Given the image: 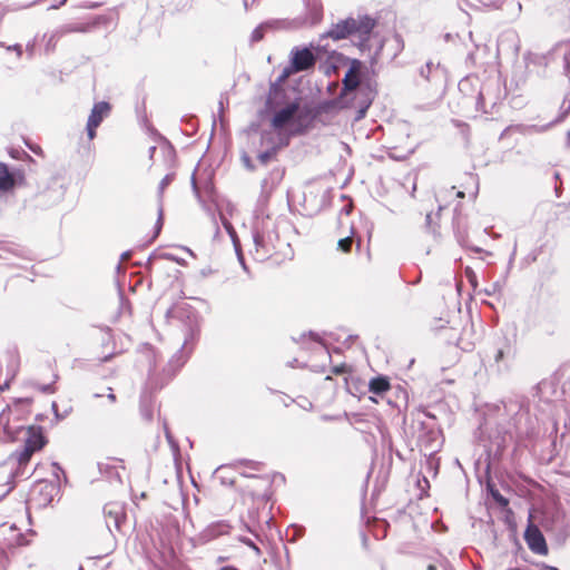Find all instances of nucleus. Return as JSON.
Returning a JSON list of instances; mask_svg holds the SVG:
<instances>
[{
	"label": "nucleus",
	"mask_w": 570,
	"mask_h": 570,
	"mask_svg": "<svg viewBox=\"0 0 570 570\" xmlns=\"http://www.w3.org/2000/svg\"><path fill=\"white\" fill-rule=\"evenodd\" d=\"M376 20L368 14L347 17L346 19L340 20L333 23L330 30L321 36V40L331 38L334 41L347 39L348 37H355L357 41L355 45L362 53L371 52V46L368 43L372 32L376 26Z\"/></svg>",
	"instance_id": "obj_1"
},
{
	"label": "nucleus",
	"mask_w": 570,
	"mask_h": 570,
	"mask_svg": "<svg viewBox=\"0 0 570 570\" xmlns=\"http://www.w3.org/2000/svg\"><path fill=\"white\" fill-rule=\"evenodd\" d=\"M254 258L258 262L268 259L279 242L276 220L269 215L256 217L252 229Z\"/></svg>",
	"instance_id": "obj_2"
},
{
	"label": "nucleus",
	"mask_w": 570,
	"mask_h": 570,
	"mask_svg": "<svg viewBox=\"0 0 570 570\" xmlns=\"http://www.w3.org/2000/svg\"><path fill=\"white\" fill-rule=\"evenodd\" d=\"M273 112L271 125L274 130H283L285 127H292L293 135H304L307 132L308 121L301 118L303 115V107L301 106L299 98L288 101L283 107L269 110Z\"/></svg>",
	"instance_id": "obj_3"
},
{
	"label": "nucleus",
	"mask_w": 570,
	"mask_h": 570,
	"mask_svg": "<svg viewBox=\"0 0 570 570\" xmlns=\"http://www.w3.org/2000/svg\"><path fill=\"white\" fill-rule=\"evenodd\" d=\"M200 333V324L196 315L188 316V323L184 330V343L179 351H177L168 361L164 372L169 377L176 375V373L184 366L188 360L189 353L193 345L198 340Z\"/></svg>",
	"instance_id": "obj_4"
},
{
	"label": "nucleus",
	"mask_w": 570,
	"mask_h": 570,
	"mask_svg": "<svg viewBox=\"0 0 570 570\" xmlns=\"http://www.w3.org/2000/svg\"><path fill=\"white\" fill-rule=\"evenodd\" d=\"M404 49V40L400 33H393L391 37L384 38L375 51L371 55V63L374 65L379 59L385 57L389 61H393Z\"/></svg>",
	"instance_id": "obj_5"
},
{
	"label": "nucleus",
	"mask_w": 570,
	"mask_h": 570,
	"mask_svg": "<svg viewBox=\"0 0 570 570\" xmlns=\"http://www.w3.org/2000/svg\"><path fill=\"white\" fill-rule=\"evenodd\" d=\"M363 68V62L358 59H351L350 67L345 72V76L342 80L343 87L340 94V99H348L351 94H355L357 96L362 89H358L361 82V72Z\"/></svg>",
	"instance_id": "obj_6"
},
{
	"label": "nucleus",
	"mask_w": 570,
	"mask_h": 570,
	"mask_svg": "<svg viewBox=\"0 0 570 570\" xmlns=\"http://www.w3.org/2000/svg\"><path fill=\"white\" fill-rule=\"evenodd\" d=\"M58 493L59 485L57 482L41 480L31 489L29 502L35 503L39 508H46Z\"/></svg>",
	"instance_id": "obj_7"
},
{
	"label": "nucleus",
	"mask_w": 570,
	"mask_h": 570,
	"mask_svg": "<svg viewBox=\"0 0 570 570\" xmlns=\"http://www.w3.org/2000/svg\"><path fill=\"white\" fill-rule=\"evenodd\" d=\"M316 56L308 47H294L291 51V66L292 70L297 72L307 71L316 63Z\"/></svg>",
	"instance_id": "obj_8"
},
{
	"label": "nucleus",
	"mask_w": 570,
	"mask_h": 570,
	"mask_svg": "<svg viewBox=\"0 0 570 570\" xmlns=\"http://www.w3.org/2000/svg\"><path fill=\"white\" fill-rule=\"evenodd\" d=\"M65 189L59 185L57 179H52L51 184L42 191L36 195L37 206L40 208H49L62 200Z\"/></svg>",
	"instance_id": "obj_9"
},
{
	"label": "nucleus",
	"mask_w": 570,
	"mask_h": 570,
	"mask_svg": "<svg viewBox=\"0 0 570 570\" xmlns=\"http://www.w3.org/2000/svg\"><path fill=\"white\" fill-rule=\"evenodd\" d=\"M350 102H351L350 100L340 99V96H338L336 99L321 101L313 108H311L308 106H304L303 115L301 118L303 120L306 118L308 121V128H311L313 121L322 114L328 112L331 109H333L337 105H341V107H348Z\"/></svg>",
	"instance_id": "obj_10"
},
{
	"label": "nucleus",
	"mask_w": 570,
	"mask_h": 570,
	"mask_svg": "<svg viewBox=\"0 0 570 570\" xmlns=\"http://www.w3.org/2000/svg\"><path fill=\"white\" fill-rule=\"evenodd\" d=\"M419 75L424 81L438 85L445 80L446 69L440 62L428 60L425 65L419 69Z\"/></svg>",
	"instance_id": "obj_11"
},
{
	"label": "nucleus",
	"mask_w": 570,
	"mask_h": 570,
	"mask_svg": "<svg viewBox=\"0 0 570 570\" xmlns=\"http://www.w3.org/2000/svg\"><path fill=\"white\" fill-rule=\"evenodd\" d=\"M524 540L531 551L538 554H547L548 546L540 529L533 524L528 525L524 531Z\"/></svg>",
	"instance_id": "obj_12"
},
{
	"label": "nucleus",
	"mask_w": 570,
	"mask_h": 570,
	"mask_svg": "<svg viewBox=\"0 0 570 570\" xmlns=\"http://www.w3.org/2000/svg\"><path fill=\"white\" fill-rule=\"evenodd\" d=\"M104 515L106 520V527L111 532L112 528L120 531L122 522L126 519L124 507L119 503H107L104 507Z\"/></svg>",
	"instance_id": "obj_13"
},
{
	"label": "nucleus",
	"mask_w": 570,
	"mask_h": 570,
	"mask_svg": "<svg viewBox=\"0 0 570 570\" xmlns=\"http://www.w3.org/2000/svg\"><path fill=\"white\" fill-rule=\"evenodd\" d=\"M23 179L22 170H9L4 163H0V191L12 189Z\"/></svg>",
	"instance_id": "obj_14"
},
{
	"label": "nucleus",
	"mask_w": 570,
	"mask_h": 570,
	"mask_svg": "<svg viewBox=\"0 0 570 570\" xmlns=\"http://www.w3.org/2000/svg\"><path fill=\"white\" fill-rule=\"evenodd\" d=\"M288 22L282 19H272L258 24L250 35V42H258L264 38V35L268 30L284 29L287 28Z\"/></svg>",
	"instance_id": "obj_15"
},
{
	"label": "nucleus",
	"mask_w": 570,
	"mask_h": 570,
	"mask_svg": "<svg viewBox=\"0 0 570 570\" xmlns=\"http://www.w3.org/2000/svg\"><path fill=\"white\" fill-rule=\"evenodd\" d=\"M230 525L225 520H219L208 524L200 533L202 539L210 541L219 535L229 533Z\"/></svg>",
	"instance_id": "obj_16"
},
{
	"label": "nucleus",
	"mask_w": 570,
	"mask_h": 570,
	"mask_svg": "<svg viewBox=\"0 0 570 570\" xmlns=\"http://www.w3.org/2000/svg\"><path fill=\"white\" fill-rule=\"evenodd\" d=\"M438 434L439 432L433 426H428L422 422L417 434V441L426 450L434 452L435 445L433 442L436 441Z\"/></svg>",
	"instance_id": "obj_17"
},
{
	"label": "nucleus",
	"mask_w": 570,
	"mask_h": 570,
	"mask_svg": "<svg viewBox=\"0 0 570 570\" xmlns=\"http://www.w3.org/2000/svg\"><path fill=\"white\" fill-rule=\"evenodd\" d=\"M110 111V104L107 101H99L96 102L91 109V112L88 117V121L94 126H100L104 118L108 115Z\"/></svg>",
	"instance_id": "obj_18"
},
{
	"label": "nucleus",
	"mask_w": 570,
	"mask_h": 570,
	"mask_svg": "<svg viewBox=\"0 0 570 570\" xmlns=\"http://www.w3.org/2000/svg\"><path fill=\"white\" fill-rule=\"evenodd\" d=\"M323 18V8L320 4H311L307 6L306 12L303 18L301 19L302 26H309L313 27L321 22Z\"/></svg>",
	"instance_id": "obj_19"
},
{
	"label": "nucleus",
	"mask_w": 570,
	"mask_h": 570,
	"mask_svg": "<svg viewBox=\"0 0 570 570\" xmlns=\"http://www.w3.org/2000/svg\"><path fill=\"white\" fill-rule=\"evenodd\" d=\"M286 102V91L281 88V92L272 95V86H269L268 95L265 101V111L275 110L283 107Z\"/></svg>",
	"instance_id": "obj_20"
},
{
	"label": "nucleus",
	"mask_w": 570,
	"mask_h": 570,
	"mask_svg": "<svg viewBox=\"0 0 570 570\" xmlns=\"http://www.w3.org/2000/svg\"><path fill=\"white\" fill-rule=\"evenodd\" d=\"M512 355V346L508 337H502L495 346L493 354L494 362L500 364Z\"/></svg>",
	"instance_id": "obj_21"
},
{
	"label": "nucleus",
	"mask_w": 570,
	"mask_h": 570,
	"mask_svg": "<svg viewBox=\"0 0 570 570\" xmlns=\"http://www.w3.org/2000/svg\"><path fill=\"white\" fill-rule=\"evenodd\" d=\"M98 470L109 482L121 483V475L118 470V465L111 462H99Z\"/></svg>",
	"instance_id": "obj_22"
},
{
	"label": "nucleus",
	"mask_w": 570,
	"mask_h": 570,
	"mask_svg": "<svg viewBox=\"0 0 570 570\" xmlns=\"http://www.w3.org/2000/svg\"><path fill=\"white\" fill-rule=\"evenodd\" d=\"M390 381L385 376H377L370 381L368 391L375 395H382L390 390Z\"/></svg>",
	"instance_id": "obj_23"
},
{
	"label": "nucleus",
	"mask_w": 570,
	"mask_h": 570,
	"mask_svg": "<svg viewBox=\"0 0 570 570\" xmlns=\"http://www.w3.org/2000/svg\"><path fill=\"white\" fill-rule=\"evenodd\" d=\"M191 188H193V191H194L195 196L197 197L199 204L204 208V210L212 217L213 223H214V225L216 227V234H218L219 233V228L217 226V222H216V218H215L214 210H213L212 206L206 204L205 200L202 198L200 190H199V187H198L196 178H195V173L191 176Z\"/></svg>",
	"instance_id": "obj_24"
},
{
	"label": "nucleus",
	"mask_w": 570,
	"mask_h": 570,
	"mask_svg": "<svg viewBox=\"0 0 570 570\" xmlns=\"http://www.w3.org/2000/svg\"><path fill=\"white\" fill-rule=\"evenodd\" d=\"M259 145L266 150L274 149V153H278V146H276L275 131L263 130L261 132Z\"/></svg>",
	"instance_id": "obj_25"
},
{
	"label": "nucleus",
	"mask_w": 570,
	"mask_h": 570,
	"mask_svg": "<svg viewBox=\"0 0 570 570\" xmlns=\"http://www.w3.org/2000/svg\"><path fill=\"white\" fill-rule=\"evenodd\" d=\"M296 70H292V66H287L283 69L281 75L277 77V79L271 83L272 86V95H275V92H281L282 83L293 73H296Z\"/></svg>",
	"instance_id": "obj_26"
},
{
	"label": "nucleus",
	"mask_w": 570,
	"mask_h": 570,
	"mask_svg": "<svg viewBox=\"0 0 570 570\" xmlns=\"http://www.w3.org/2000/svg\"><path fill=\"white\" fill-rule=\"evenodd\" d=\"M488 491H489V494L491 495V498L493 499V501L501 509H505L509 505V499L505 498L504 495H502L500 493V491L494 485L489 484L488 485Z\"/></svg>",
	"instance_id": "obj_27"
},
{
	"label": "nucleus",
	"mask_w": 570,
	"mask_h": 570,
	"mask_svg": "<svg viewBox=\"0 0 570 570\" xmlns=\"http://www.w3.org/2000/svg\"><path fill=\"white\" fill-rule=\"evenodd\" d=\"M488 89L485 86L481 87L476 100H475V108L476 110H481L483 112H488Z\"/></svg>",
	"instance_id": "obj_28"
},
{
	"label": "nucleus",
	"mask_w": 570,
	"mask_h": 570,
	"mask_svg": "<svg viewBox=\"0 0 570 570\" xmlns=\"http://www.w3.org/2000/svg\"><path fill=\"white\" fill-rule=\"evenodd\" d=\"M291 136H294L292 134V129L289 132H286L283 130H276L275 138H276V146H278V151L289 145Z\"/></svg>",
	"instance_id": "obj_29"
},
{
	"label": "nucleus",
	"mask_w": 570,
	"mask_h": 570,
	"mask_svg": "<svg viewBox=\"0 0 570 570\" xmlns=\"http://www.w3.org/2000/svg\"><path fill=\"white\" fill-rule=\"evenodd\" d=\"M220 219H222V224H223L224 228L226 229V232L228 233V235L232 238L235 250H237L239 240H238L235 228L233 227L232 223L227 218L224 217V215L222 213H220Z\"/></svg>",
	"instance_id": "obj_30"
},
{
	"label": "nucleus",
	"mask_w": 570,
	"mask_h": 570,
	"mask_svg": "<svg viewBox=\"0 0 570 570\" xmlns=\"http://www.w3.org/2000/svg\"><path fill=\"white\" fill-rule=\"evenodd\" d=\"M559 51L562 53L564 71L570 75V42L560 46Z\"/></svg>",
	"instance_id": "obj_31"
},
{
	"label": "nucleus",
	"mask_w": 570,
	"mask_h": 570,
	"mask_svg": "<svg viewBox=\"0 0 570 570\" xmlns=\"http://www.w3.org/2000/svg\"><path fill=\"white\" fill-rule=\"evenodd\" d=\"M372 100H373V96L366 97L365 99H363L361 101L358 109L356 111L355 120H361L365 117L367 109L370 108V106L372 104Z\"/></svg>",
	"instance_id": "obj_32"
},
{
	"label": "nucleus",
	"mask_w": 570,
	"mask_h": 570,
	"mask_svg": "<svg viewBox=\"0 0 570 570\" xmlns=\"http://www.w3.org/2000/svg\"><path fill=\"white\" fill-rule=\"evenodd\" d=\"M277 154L278 153H274L273 148L269 150L265 149L257 154V159L262 165L266 166L269 161L276 159Z\"/></svg>",
	"instance_id": "obj_33"
},
{
	"label": "nucleus",
	"mask_w": 570,
	"mask_h": 570,
	"mask_svg": "<svg viewBox=\"0 0 570 570\" xmlns=\"http://www.w3.org/2000/svg\"><path fill=\"white\" fill-rule=\"evenodd\" d=\"M174 179H175V174L169 173L160 180L159 186H158V197H159L160 203H161V198H163V194H164L165 189L171 184V181Z\"/></svg>",
	"instance_id": "obj_34"
},
{
	"label": "nucleus",
	"mask_w": 570,
	"mask_h": 570,
	"mask_svg": "<svg viewBox=\"0 0 570 570\" xmlns=\"http://www.w3.org/2000/svg\"><path fill=\"white\" fill-rule=\"evenodd\" d=\"M425 229L431 233L434 237H438L440 234L438 232V224L433 222V214L428 213L425 215Z\"/></svg>",
	"instance_id": "obj_35"
},
{
	"label": "nucleus",
	"mask_w": 570,
	"mask_h": 570,
	"mask_svg": "<svg viewBox=\"0 0 570 570\" xmlns=\"http://www.w3.org/2000/svg\"><path fill=\"white\" fill-rule=\"evenodd\" d=\"M87 30L88 27L81 23L68 24L60 28L62 36L69 32H86Z\"/></svg>",
	"instance_id": "obj_36"
},
{
	"label": "nucleus",
	"mask_w": 570,
	"mask_h": 570,
	"mask_svg": "<svg viewBox=\"0 0 570 570\" xmlns=\"http://www.w3.org/2000/svg\"><path fill=\"white\" fill-rule=\"evenodd\" d=\"M454 235H455L458 243L461 246H463V247L468 246L466 245V233H465V230L461 229L459 220L454 222Z\"/></svg>",
	"instance_id": "obj_37"
},
{
	"label": "nucleus",
	"mask_w": 570,
	"mask_h": 570,
	"mask_svg": "<svg viewBox=\"0 0 570 570\" xmlns=\"http://www.w3.org/2000/svg\"><path fill=\"white\" fill-rule=\"evenodd\" d=\"M464 275H465L468 282L470 283L471 287L473 288V291H475L478 287V276H476L475 272L473 271V268L466 266L464 269Z\"/></svg>",
	"instance_id": "obj_38"
},
{
	"label": "nucleus",
	"mask_w": 570,
	"mask_h": 570,
	"mask_svg": "<svg viewBox=\"0 0 570 570\" xmlns=\"http://www.w3.org/2000/svg\"><path fill=\"white\" fill-rule=\"evenodd\" d=\"M61 36H62V33L59 29L48 37V40L46 42V51L47 52H50L55 49L57 39L60 38Z\"/></svg>",
	"instance_id": "obj_39"
},
{
	"label": "nucleus",
	"mask_w": 570,
	"mask_h": 570,
	"mask_svg": "<svg viewBox=\"0 0 570 570\" xmlns=\"http://www.w3.org/2000/svg\"><path fill=\"white\" fill-rule=\"evenodd\" d=\"M140 414L147 421H150L153 419V411L150 406L147 404L146 399H141L140 401Z\"/></svg>",
	"instance_id": "obj_40"
},
{
	"label": "nucleus",
	"mask_w": 570,
	"mask_h": 570,
	"mask_svg": "<svg viewBox=\"0 0 570 570\" xmlns=\"http://www.w3.org/2000/svg\"><path fill=\"white\" fill-rule=\"evenodd\" d=\"M560 110V116L558 117L556 122L563 120L570 114V100L564 99L561 104Z\"/></svg>",
	"instance_id": "obj_41"
},
{
	"label": "nucleus",
	"mask_w": 570,
	"mask_h": 570,
	"mask_svg": "<svg viewBox=\"0 0 570 570\" xmlns=\"http://www.w3.org/2000/svg\"><path fill=\"white\" fill-rule=\"evenodd\" d=\"M239 464L242 465H246L248 466L249 469L252 470H256V471H259L263 466V463L262 462H258V461H253V460H247V459H243L239 461Z\"/></svg>",
	"instance_id": "obj_42"
},
{
	"label": "nucleus",
	"mask_w": 570,
	"mask_h": 570,
	"mask_svg": "<svg viewBox=\"0 0 570 570\" xmlns=\"http://www.w3.org/2000/svg\"><path fill=\"white\" fill-rule=\"evenodd\" d=\"M337 246H338V249H341L342 252H350L351 249V246H352V238L351 237H344V238H341L337 243Z\"/></svg>",
	"instance_id": "obj_43"
},
{
	"label": "nucleus",
	"mask_w": 570,
	"mask_h": 570,
	"mask_svg": "<svg viewBox=\"0 0 570 570\" xmlns=\"http://www.w3.org/2000/svg\"><path fill=\"white\" fill-rule=\"evenodd\" d=\"M161 227H163V206L160 204L159 208H158V218H157V222L155 225V233H154L153 238H156L159 235Z\"/></svg>",
	"instance_id": "obj_44"
},
{
	"label": "nucleus",
	"mask_w": 570,
	"mask_h": 570,
	"mask_svg": "<svg viewBox=\"0 0 570 570\" xmlns=\"http://www.w3.org/2000/svg\"><path fill=\"white\" fill-rule=\"evenodd\" d=\"M37 389L43 394H52L55 393L53 383L49 384H37Z\"/></svg>",
	"instance_id": "obj_45"
},
{
	"label": "nucleus",
	"mask_w": 570,
	"mask_h": 570,
	"mask_svg": "<svg viewBox=\"0 0 570 570\" xmlns=\"http://www.w3.org/2000/svg\"><path fill=\"white\" fill-rule=\"evenodd\" d=\"M332 372L336 375L345 374L348 372V366L345 363L332 367Z\"/></svg>",
	"instance_id": "obj_46"
},
{
	"label": "nucleus",
	"mask_w": 570,
	"mask_h": 570,
	"mask_svg": "<svg viewBox=\"0 0 570 570\" xmlns=\"http://www.w3.org/2000/svg\"><path fill=\"white\" fill-rule=\"evenodd\" d=\"M500 284L498 282L493 283L490 287L488 288H484L483 289V293L487 295V296H492L494 295L497 292L500 291Z\"/></svg>",
	"instance_id": "obj_47"
},
{
	"label": "nucleus",
	"mask_w": 570,
	"mask_h": 570,
	"mask_svg": "<svg viewBox=\"0 0 570 570\" xmlns=\"http://www.w3.org/2000/svg\"><path fill=\"white\" fill-rule=\"evenodd\" d=\"M99 126H94L91 125L90 122H87V127H86V130H87V136L90 140H92L95 137H96V129L98 128Z\"/></svg>",
	"instance_id": "obj_48"
},
{
	"label": "nucleus",
	"mask_w": 570,
	"mask_h": 570,
	"mask_svg": "<svg viewBox=\"0 0 570 570\" xmlns=\"http://www.w3.org/2000/svg\"><path fill=\"white\" fill-rule=\"evenodd\" d=\"M242 161H243L244 166H245L248 170H254V169H255V166L253 165L252 159H250V157H249L247 154H244V155L242 156Z\"/></svg>",
	"instance_id": "obj_49"
},
{
	"label": "nucleus",
	"mask_w": 570,
	"mask_h": 570,
	"mask_svg": "<svg viewBox=\"0 0 570 570\" xmlns=\"http://www.w3.org/2000/svg\"><path fill=\"white\" fill-rule=\"evenodd\" d=\"M161 257H163L164 259H167V261H170V262H176V263H178V264H183V263H184V259L178 258L177 256H175V255H174V254H171V253H164V254L161 255Z\"/></svg>",
	"instance_id": "obj_50"
},
{
	"label": "nucleus",
	"mask_w": 570,
	"mask_h": 570,
	"mask_svg": "<svg viewBox=\"0 0 570 570\" xmlns=\"http://www.w3.org/2000/svg\"><path fill=\"white\" fill-rule=\"evenodd\" d=\"M119 299H120L121 308H127L129 311L130 309V303H129L128 299L125 298V296H124L121 291H119Z\"/></svg>",
	"instance_id": "obj_51"
},
{
	"label": "nucleus",
	"mask_w": 570,
	"mask_h": 570,
	"mask_svg": "<svg viewBox=\"0 0 570 570\" xmlns=\"http://www.w3.org/2000/svg\"><path fill=\"white\" fill-rule=\"evenodd\" d=\"M52 468L55 469L53 474H55V476L57 478V481H58L59 480V472L65 474V471L62 470V468L57 462L52 463Z\"/></svg>",
	"instance_id": "obj_52"
},
{
	"label": "nucleus",
	"mask_w": 570,
	"mask_h": 570,
	"mask_svg": "<svg viewBox=\"0 0 570 570\" xmlns=\"http://www.w3.org/2000/svg\"><path fill=\"white\" fill-rule=\"evenodd\" d=\"M235 252H236V254H237V257H238L239 263L242 264L243 268L246 271V269H247V267H246V265H245L244 256H243L242 250H240V244H238V249H237V250H235Z\"/></svg>",
	"instance_id": "obj_53"
},
{
	"label": "nucleus",
	"mask_w": 570,
	"mask_h": 570,
	"mask_svg": "<svg viewBox=\"0 0 570 570\" xmlns=\"http://www.w3.org/2000/svg\"><path fill=\"white\" fill-rule=\"evenodd\" d=\"M306 335H308L313 341L321 343L324 345L323 341L321 340L320 335L313 331H309Z\"/></svg>",
	"instance_id": "obj_54"
},
{
	"label": "nucleus",
	"mask_w": 570,
	"mask_h": 570,
	"mask_svg": "<svg viewBox=\"0 0 570 570\" xmlns=\"http://www.w3.org/2000/svg\"><path fill=\"white\" fill-rule=\"evenodd\" d=\"M8 50H13L17 52V56L20 57L22 55V48L20 45H13V46H9L8 47Z\"/></svg>",
	"instance_id": "obj_55"
},
{
	"label": "nucleus",
	"mask_w": 570,
	"mask_h": 570,
	"mask_svg": "<svg viewBox=\"0 0 570 570\" xmlns=\"http://www.w3.org/2000/svg\"><path fill=\"white\" fill-rule=\"evenodd\" d=\"M107 399H108L111 403H115V402L117 401V397H116V395L114 394V392H112V389H111V387H108Z\"/></svg>",
	"instance_id": "obj_56"
},
{
	"label": "nucleus",
	"mask_w": 570,
	"mask_h": 570,
	"mask_svg": "<svg viewBox=\"0 0 570 570\" xmlns=\"http://www.w3.org/2000/svg\"><path fill=\"white\" fill-rule=\"evenodd\" d=\"M10 386V380H6L3 384H0V392H4Z\"/></svg>",
	"instance_id": "obj_57"
},
{
	"label": "nucleus",
	"mask_w": 570,
	"mask_h": 570,
	"mask_svg": "<svg viewBox=\"0 0 570 570\" xmlns=\"http://www.w3.org/2000/svg\"><path fill=\"white\" fill-rule=\"evenodd\" d=\"M295 530H296V535L297 537H302L304 534V532H305V528L302 527V525L295 527Z\"/></svg>",
	"instance_id": "obj_58"
},
{
	"label": "nucleus",
	"mask_w": 570,
	"mask_h": 570,
	"mask_svg": "<svg viewBox=\"0 0 570 570\" xmlns=\"http://www.w3.org/2000/svg\"><path fill=\"white\" fill-rule=\"evenodd\" d=\"M426 570H438V563L436 562H430L426 566Z\"/></svg>",
	"instance_id": "obj_59"
},
{
	"label": "nucleus",
	"mask_w": 570,
	"mask_h": 570,
	"mask_svg": "<svg viewBox=\"0 0 570 570\" xmlns=\"http://www.w3.org/2000/svg\"><path fill=\"white\" fill-rule=\"evenodd\" d=\"M131 256V252L127 250L121 254V261H125Z\"/></svg>",
	"instance_id": "obj_60"
},
{
	"label": "nucleus",
	"mask_w": 570,
	"mask_h": 570,
	"mask_svg": "<svg viewBox=\"0 0 570 570\" xmlns=\"http://www.w3.org/2000/svg\"><path fill=\"white\" fill-rule=\"evenodd\" d=\"M443 39H444V41L449 42V41H451V40L453 39V36H452V33H449V32H448V33H445V35L443 36Z\"/></svg>",
	"instance_id": "obj_61"
},
{
	"label": "nucleus",
	"mask_w": 570,
	"mask_h": 570,
	"mask_svg": "<svg viewBox=\"0 0 570 570\" xmlns=\"http://www.w3.org/2000/svg\"><path fill=\"white\" fill-rule=\"evenodd\" d=\"M468 83H469V81H468V80H462V81H460V83H459V88H460V90H463V88H464Z\"/></svg>",
	"instance_id": "obj_62"
},
{
	"label": "nucleus",
	"mask_w": 570,
	"mask_h": 570,
	"mask_svg": "<svg viewBox=\"0 0 570 570\" xmlns=\"http://www.w3.org/2000/svg\"><path fill=\"white\" fill-rule=\"evenodd\" d=\"M219 570H239L233 566H225V567H222Z\"/></svg>",
	"instance_id": "obj_63"
},
{
	"label": "nucleus",
	"mask_w": 570,
	"mask_h": 570,
	"mask_svg": "<svg viewBox=\"0 0 570 570\" xmlns=\"http://www.w3.org/2000/svg\"><path fill=\"white\" fill-rule=\"evenodd\" d=\"M544 570H559L557 567L544 564Z\"/></svg>",
	"instance_id": "obj_64"
}]
</instances>
